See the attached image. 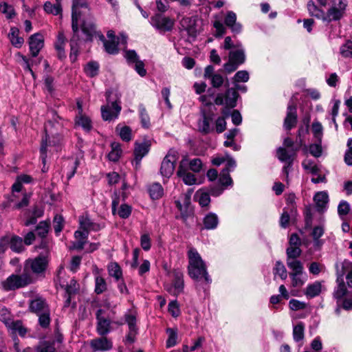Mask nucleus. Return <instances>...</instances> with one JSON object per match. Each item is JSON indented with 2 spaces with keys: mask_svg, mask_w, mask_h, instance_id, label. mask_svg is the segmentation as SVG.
<instances>
[{
  "mask_svg": "<svg viewBox=\"0 0 352 352\" xmlns=\"http://www.w3.org/2000/svg\"><path fill=\"white\" fill-rule=\"evenodd\" d=\"M192 193V190H189L186 193L182 195L178 200L175 201V205L182 214L188 212Z\"/></svg>",
  "mask_w": 352,
  "mask_h": 352,
  "instance_id": "b1692460",
  "label": "nucleus"
},
{
  "mask_svg": "<svg viewBox=\"0 0 352 352\" xmlns=\"http://www.w3.org/2000/svg\"><path fill=\"white\" fill-rule=\"evenodd\" d=\"M296 107L294 104L289 103L287 107V116L284 121V127L287 130H291L296 125Z\"/></svg>",
  "mask_w": 352,
  "mask_h": 352,
  "instance_id": "412c9836",
  "label": "nucleus"
},
{
  "mask_svg": "<svg viewBox=\"0 0 352 352\" xmlns=\"http://www.w3.org/2000/svg\"><path fill=\"white\" fill-rule=\"evenodd\" d=\"M311 130L316 141L322 142L323 136V127L320 122L314 121L311 125Z\"/></svg>",
  "mask_w": 352,
  "mask_h": 352,
  "instance_id": "13d9d810",
  "label": "nucleus"
},
{
  "mask_svg": "<svg viewBox=\"0 0 352 352\" xmlns=\"http://www.w3.org/2000/svg\"><path fill=\"white\" fill-rule=\"evenodd\" d=\"M195 198L197 199L199 205L202 207L208 206L210 202V194L204 189H200L197 191Z\"/></svg>",
  "mask_w": 352,
  "mask_h": 352,
  "instance_id": "a18cd8bd",
  "label": "nucleus"
},
{
  "mask_svg": "<svg viewBox=\"0 0 352 352\" xmlns=\"http://www.w3.org/2000/svg\"><path fill=\"white\" fill-rule=\"evenodd\" d=\"M108 272L110 276L113 277L118 281L122 277L121 267L117 263H111L107 267Z\"/></svg>",
  "mask_w": 352,
  "mask_h": 352,
  "instance_id": "de8ad7c7",
  "label": "nucleus"
},
{
  "mask_svg": "<svg viewBox=\"0 0 352 352\" xmlns=\"http://www.w3.org/2000/svg\"><path fill=\"white\" fill-rule=\"evenodd\" d=\"M116 131L123 141L129 142L131 140L132 131L129 126L118 124L116 127Z\"/></svg>",
  "mask_w": 352,
  "mask_h": 352,
  "instance_id": "37998d69",
  "label": "nucleus"
},
{
  "mask_svg": "<svg viewBox=\"0 0 352 352\" xmlns=\"http://www.w3.org/2000/svg\"><path fill=\"white\" fill-rule=\"evenodd\" d=\"M302 166L308 173L314 175H318L320 172V167L312 160H304L302 162Z\"/></svg>",
  "mask_w": 352,
  "mask_h": 352,
  "instance_id": "a19ab883",
  "label": "nucleus"
},
{
  "mask_svg": "<svg viewBox=\"0 0 352 352\" xmlns=\"http://www.w3.org/2000/svg\"><path fill=\"white\" fill-rule=\"evenodd\" d=\"M20 31L16 28H12L8 34V37L12 45L15 47L20 48L22 46L19 37Z\"/></svg>",
  "mask_w": 352,
  "mask_h": 352,
  "instance_id": "5fc2aeb1",
  "label": "nucleus"
},
{
  "mask_svg": "<svg viewBox=\"0 0 352 352\" xmlns=\"http://www.w3.org/2000/svg\"><path fill=\"white\" fill-rule=\"evenodd\" d=\"M341 55L344 58H352V41H347L340 48Z\"/></svg>",
  "mask_w": 352,
  "mask_h": 352,
  "instance_id": "774afa93",
  "label": "nucleus"
},
{
  "mask_svg": "<svg viewBox=\"0 0 352 352\" xmlns=\"http://www.w3.org/2000/svg\"><path fill=\"white\" fill-rule=\"evenodd\" d=\"M122 153V150L119 143L113 142L111 144V151L109 153L108 157L112 162H116L119 160Z\"/></svg>",
  "mask_w": 352,
  "mask_h": 352,
  "instance_id": "bf43d9fd",
  "label": "nucleus"
},
{
  "mask_svg": "<svg viewBox=\"0 0 352 352\" xmlns=\"http://www.w3.org/2000/svg\"><path fill=\"white\" fill-rule=\"evenodd\" d=\"M79 224L80 229L88 233L91 230L98 231L101 228L99 224L91 221L87 215H82L79 217Z\"/></svg>",
  "mask_w": 352,
  "mask_h": 352,
  "instance_id": "393cba45",
  "label": "nucleus"
},
{
  "mask_svg": "<svg viewBox=\"0 0 352 352\" xmlns=\"http://www.w3.org/2000/svg\"><path fill=\"white\" fill-rule=\"evenodd\" d=\"M292 278V285L294 287H301L306 281V274H289Z\"/></svg>",
  "mask_w": 352,
  "mask_h": 352,
  "instance_id": "0e129e2a",
  "label": "nucleus"
},
{
  "mask_svg": "<svg viewBox=\"0 0 352 352\" xmlns=\"http://www.w3.org/2000/svg\"><path fill=\"white\" fill-rule=\"evenodd\" d=\"M204 228L207 230H214L219 224V218L215 213H208L203 220Z\"/></svg>",
  "mask_w": 352,
  "mask_h": 352,
  "instance_id": "e433bc0d",
  "label": "nucleus"
},
{
  "mask_svg": "<svg viewBox=\"0 0 352 352\" xmlns=\"http://www.w3.org/2000/svg\"><path fill=\"white\" fill-rule=\"evenodd\" d=\"M336 274L339 277L344 279V276L346 275L347 285L349 287L352 288V262L348 260H344L342 262L336 264Z\"/></svg>",
  "mask_w": 352,
  "mask_h": 352,
  "instance_id": "4468645a",
  "label": "nucleus"
},
{
  "mask_svg": "<svg viewBox=\"0 0 352 352\" xmlns=\"http://www.w3.org/2000/svg\"><path fill=\"white\" fill-rule=\"evenodd\" d=\"M166 333L168 335V338L166 340V347L167 348L173 347L177 344V329L168 328L166 330Z\"/></svg>",
  "mask_w": 352,
  "mask_h": 352,
  "instance_id": "e2e57ef3",
  "label": "nucleus"
},
{
  "mask_svg": "<svg viewBox=\"0 0 352 352\" xmlns=\"http://www.w3.org/2000/svg\"><path fill=\"white\" fill-rule=\"evenodd\" d=\"M139 115L142 126L144 129H148L151 126L150 118L142 104L139 106Z\"/></svg>",
  "mask_w": 352,
  "mask_h": 352,
  "instance_id": "6e6d98bb",
  "label": "nucleus"
},
{
  "mask_svg": "<svg viewBox=\"0 0 352 352\" xmlns=\"http://www.w3.org/2000/svg\"><path fill=\"white\" fill-rule=\"evenodd\" d=\"M96 271L97 273L95 274V292L100 294L107 290V285L104 278L99 275L98 269Z\"/></svg>",
  "mask_w": 352,
  "mask_h": 352,
  "instance_id": "c03bdc74",
  "label": "nucleus"
},
{
  "mask_svg": "<svg viewBox=\"0 0 352 352\" xmlns=\"http://www.w3.org/2000/svg\"><path fill=\"white\" fill-rule=\"evenodd\" d=\"M184 276L181 272L175 271L174 272V279L172 285L167 287V291L173 296H178L184 292Z\"/></svg>",
  "mask_w": 352,
  "mask_h": 352,
  "instance_id": "dca6fc26",
  "label": "nucleus"
},
{
  "mask_svg": "<svg viewBox=\"0 0 352 352\" xmlns=\"http://www.w3.org/2000/svg\"><path fill=\"white\" fill-rule=\"evenodd\" d=\"M1 285L5 291L14 290L22 286V279L19 275L12 274L6 280L1 282Z\"/></svg>",
  "mask_w": 352,
  "mask_h": 352,
  "instance_id": "4be33fe9",
  "label": "nucleus"
},
{
  "mask_svg": "<svg viewBox=\"0 0 352 352\" xmlns=\"http://www.w3.org/2000/svg\"><path fill=\"white\" fill-rule=\"evenodd\" d=\"M0 320L8 327L14 342V348L19 352L20 341L18 336H22V322L19 320H12L10 318V311L5 307L0 309Z\"/></svg>",
  "mask_w": 352,
  "mask_h": 352,
  "instance_id": "7ed1b4c3",
  "label": "nucleus"
},
{
  "mask_svg": "<svg viewBox=\"0 0 352 352\" xmlns=\"http://www.w3.org/2000/svg\"><path fill=\"white\" fill-rule=\"evenodd\" d=\"M305 325L303 322H299L293 326V339L294 342H299L302 341L305 338Z\"/></svg>",
  "mask_w": 352,
  "mask_h": 352,
  "instance_id": "4c0bfd02",
  "label": "nucleus"
},
{
  "mask_svg": "<svg viewBox=\"0 0 352 352\" xmlns=\"http://www.w3.org/2000/svg\"><path fill=\"white\" fill-rule=\"evenodd\" d=\"M301 253L300 247L289 246L286 250L287 260H297Z\"/></svg>",
  "mask_w": 352,
  "mask_h": 352,
  "instance_id": "338daca9",
  "label": "nucleus"
},
{
  "mask_svg": "<svg viewBox=\"0 0 352 352\" xmlns=\"http://www.w3.org/2000/svg\"><path fill=\"white\" fill-rule=\"evenodd\" d=\"M21 190L22 178L21 176H18L16 182L12 186V193L8 201L3 204V207L11 210L19 209L22 205Z\"/></svg>",
  "mask_w": 352,
  "mask_h": 352,
  "instance_id": "423d86ee",
  "label": "nucleus"
},
{
  "mask_svg": "<svg viewBox=\"0 0 352 352\" xmlns=\"http://www.w3.org/2000/svg\"><path fill=\"white\" fill-rule=\"evenodd\" d=\"M90 344L94 351H107L112 348V342L104 337L92 340Z\"/></svg>",
  "mask_w": 352,
  "mask_h": 352,
  "instance_id": "bb28decb",
  "label": "nucleus"
},
{
  "mask_svg": "<svg viewBox=\"0 0 352 352\" xmlns=\"http://www.w3.org/2000/svg\"><path fill=\"white\" fill-rule=\"evenodd\" d=\"M125 322L129 326V333L125 338V342L127 343H133L135 341V336L138 333V328L136 327V314L135 311H129L124 315Z\"/></svg>",
  "mask_w": 352,
  "mask_h": 352,
  "instance_id": "ddd939ff",
  "label": "nucleus"
},
{
  "mask_svg": "<svg viewBox=\"0 0 352 352\" xmlns=\"http://www.w3.org/2000/svg\"><path fill=\"white\" fill-rule=\"evenodd\" d=\"M15 252H21L22 239L15 235L7 234L0 239V253L3 252L8 247Z\"/></svg>",
  "mask_w": 352,
  "mask_h": 352,
  "instance_id": "9b49d317",
  "label": "nucleus"
},
{
  "mask_svg": "<svg viewBox=\"0 0 352 352\" xmlns=\"http://www.w3.org/2000/svg\"><path fill=\"white\" fill-rule=\"evenodd\" d=\"M180 24L184 30L191 34L195 30V19L193 17H184L181 20Z\"/></svg>",
  "mask_w": 352,
  "mask_h": 352,
  "instance_id": "4d7b16f0",
  "label": "nucleus"
},
{
  "mask_svg": "<svg viewBox=\"0 0 352 352\" xmlns=\"http://www.w3.org/2000/svg\"><path fill=\"white\" fill-rule=\"evenodd\" d=\"M30 307L32 311L36 312L37 314L44 311L45 309H48L45 302L41 298L32 300Z\"/></svg>",
  "mask_w": 352,
  "mask_h": 352,
  "instance_id": "3c124183",
  "label": "nucleus"
},
{
  "mask_svg": "<svg viewBox=\"0 0 352 352\" xmlns=\"http://www.w3.org/2000/svg\"><path fill=\"white\" fill-rule=\"evenodd\" d=\"M75 124L82 127L84 130L88 131L91 128L90 119L83 114L77 115L75 119Z\"/></svg>",
  "mask_w": 352,
  "mask_h": 352,
  "instance_id": "09e8293b",
  "label": "nucleus"
},
{
  "mask_svg": "<svg viewBox=\"0 0 352 352\" xmlns=\"http://www.w3.org/2000/svg\"><path fill=\"white\" fill-rule=\"evenodd\" d=\"M67 42V38L63 32H59L57 36V39L55 43V49L57 51L58 58L62 59L65 57V46Z\"/></svg>",
  "mask_w": 352,
  "mask_h": 352,
  "instance_id": "473e14b6",
  "label": "nucleus"
},
{
  "mask_svg": "<svg viewBox=\"0 0 352 352\" xmlns=\"http://www.w3.org/2000/svg\"><path fill=\"white\" fill-rule=\"evenodd\" d=\"M78 164V161L76 159H69L64 162V171L66 172L68 179H70L76 173Z\"/></svg>",
  "mask_w": 352,
  "mask_h": 352,
  "instance_id": "f704fd0d",
  "label": "nucleus"
},
{
  "mask_svg": "<svg viewBox=\"0 0 352 352\" xmlns=\"http://www.w3.org/2000/svg\"><path fill=\"white\" fill-rule=\"evenodd\" d=\"M30 53L33 56H36L44 45V38L41 33H35L29 38Z\"/></svg>",
  "mask_w": 352,
  "mask_h": 352,
  "instance_id": "a211bd4d",
  "label": "nucleus"
},
{
  "mask_svg": "<svg viewBox=\"0 0 352 352\" xmlns=\"http://www.w3.org/2000/svg\"><path fill=\"white\" fill-rule=\"evenodd\" d=\"M249 73L246 70H241L237 72L232 78L234 84L239 82H246L249 80Z\"/></svg>",
  "mask_w": 352,
  "mask_h": 352,
  "instance_id": "69168bd1",
  "label": "nucleus"
},
{
  "mask_svg": "<svg viewBox=\"0 0 352 352\" xmlns=\"http://www.w3.org/2000/svg\"><path fill=\"white\" fill-rule=\"evenodd\" d=\"M324 229L322 226H318L314 228L311 236L314 239L315 246L320 247L322 245V241L320 238L323 235Z\"/></svg>",
  "mask_w": 352,
  "mask_h": 352,
  "instance_id": "864d4df0",
  "label": "nucleus"
},
{
  "mask_svg": "<svg viewBox=\"0 0 352 352\" xmlns=\"http://www.w3.org/2000/svg\"><path fill=\"white\" fill-rule=\"evenodd\" d=\"M212 122L213 114H204L203 120H200L198 124L199 130L206 134L212 132L214 131Z\"/></svg>",
  "mask_w": 352,
  "mask_h": 352,
  "instance_id": "cd10ccee",
  "label": "nucleus"
},
{
  "mask_svg": "<svg viewBox=\"0 0 352 352\" xmlns=\"http://www.w3.org/2000/svg\"><path fill=\"white\" fill-rule=\"evenodd\" d=\"M111 91H107L106 95L108 103L107 105L102 106L101 107L102 117L103 120L106 121H111L116 119L121 111V106L120 105V102H118L117 101L111 102Z\"/></svg>",
  "mask_w": 352,
  "mask_h": 352,
  "instance_id": "0eeeda50",
  "label": "nucleus"
},
{
  "mask_svg": "<svg viewBox=\"0 0 352 352\" xmlns=\"http://www.w3.org/2000/svg\"><path fill=\"white\" fill-rule=\"evenodd\" d=\"M177 160V153L173 150L169 151L161 164L160 173L162 177L168 179L173 175Z\"/></svg>",
  "mask_w": 352,
  "mask_h": 352,
  "instance_id": "9d476101",
  "label": "nucleus"
},
{
  "mask_svg": "<svg viewBox=\"0 0 352 352\" xmlns=\"http://www.w3.org/2000/svg\"><path fill=\"white\" fill-rule=\"evenodd\" d=\"M98 71L99 64L95 61L88 63L85 67V72L89 77L96 76L98 74Z\"/></svg>",
  "mask_w": 352,
  "mask_h": 352,
  "instance_id": "052dcab7",
  "label": "nucleus"
},
{
  "mask_svg": "<svg viewBox=\"0 0 352 352\" xmlns=\"http://www.w3.org/2000/svg\"><path fill=\"white\" fill-rule=\"evenodd\" d=\"M87 8V3L85 0H73L72 2V30L74 32V35L70 40V47H71V52H70V58L72 61H75L78 53V36L77 33L78 32V20L80 18V11L81 8L86 9Z\"/></svg>",
  "mask_w": 352,
  "mask_h": 352,
  "instance_id": "f03ea898",
  "label": "nucleus"
},
{
  "mask_svg": "<svg viewBox=\"0 0 352 352\" xmlns=\"http://www.w3.org/2000/svg\"><path fill=\"white\" fill-rule=\"evenodd\" d=\"M322 288V283L319 281H315L307 286L305 295L309 298H314L321 293Z\"/></svg>",
  "mask_w": 352,
  "mask_h": 352,
  "instance_id": "c9c22d12",
  "label": "nucleus"
},
{
  "mask_svg": "<svg viewBox=\"0 0 352 352\" xmlns=\"http://www.w3.org/2000/svg\"><path fill=\"white\" fill-rule=\"evenodd\" d=\"M150 23L160 32H166L173 30L175 20L162 14H155L151 18Z\"/></svg>",
  "mask_w": 352,
  "mask_h": 352,
  "instance_id": "6e6552de",
  "label": "nucleus"
},
{
  "mask_svg": "<svg viewBox=\"0 0 352 352\" xmlns=\"http://www.w3.org/2000/svg\"><path fill=\"white\" fill-rule=\"evenodd\" d=\"M314 200L316 203L317 210L319 212H322L327 206L329 201L328 194L324 191L318 192L314 195Z\"/></svg>",
  "mask_w": 352,
  "mask_h": 352,
  "instance_id": "c756f323",
  "label": "nucleus"
},
{
  "mask_svg": "<svg viewBox=\"0 0 352 352\" xmlns=\"http://www.w3.org/2000/svg\"><path fill=\"white\" fill-rule=\"evenodd\" d=\"M307 10L310 15L327 22L326 13L320 9L312 0L308 1Z\"/></svg>",
  "mask_w": 352,
  "mask_h": 352,
  "instance_id": "72a5a7b5",
  "label": "nucleus"
},
{
  "mask_svg": "<svg viewBox=\"0 0 352 352\" xmlns=\"http://www.w3.org/2000/svg\"><path fill=\"white\" fill-rule=\"evenodd\" d=\"M181 162H186V168L195 173H199L202 168V162L200 159L195 158L189 160L186 157H184Z\"/></svg>",
  "mask_w": 352,
  "mask_h": 352,
  "instance_id": "58836bf2",
  "label": "nucleus"
},
{
  "mask_svg": "<svg viewBox=\"0 0 352 352\" xmlns=\"http://www.w3.org/2000/svg\"><path fill=\"white\" fill-rule=\"evenodd\" d=\"M287 267L292 270L289 274H303L304 267L302 263L298 260H287Z\"/></svg>",
  "mask_w": 352,
  "mask_h": 352,
  "instance_id": "603ef678",
  "label": "nucleus"
},
{
  "mask_svg": "<svg viewBox=\"0 0 352 352\" xmlns=\"http://www.w3.org/2000/svg\"><path fill=\"white\" fill-rule=\"evenodd\" d=\"M89 233L87 231L78 230L74 233L75 242L72 248L76 250H82L86 243Z\"/></svg>",
  "mask_w": 352,
  "mask_h": 352,
  "instance_id": "2f4dec72",
  "label": "nucleus"
},
{
  "mask_svg": "<svg viewBox=\"0 0 352 352\" xmlns=\"http://www.w3.org/2000/svg\"><path fill=\"white\" fill-rule=\"evenodd\" d=\"M204 78L210 80L211 85L213 87H220L223 84V77L217 73H214L213 66L208 65L205 68Z\"/></svg>",
  "mask_w": 352,
  "mask_h": 352,
  "instance_id": "6ab92c4d",
  "label": "nucleus"
},
{
  "mask_svg": "<svg viewBox=\"0 0 352 352\" xmlns=\"http://www.w3.org/2000/svg\"><path fill=\"white\" fill-rule=\"evenodd\" d=\"M239 97L237 91L233 89H228L225 95L219 94L216 96L214 102L217 105L226 104L228 108H234L236 105V100Z\"/></svg>",
  "mask_w": 352,
  "mask_h": 352,
  "instance_id": "f8f14e48",
  "label": "nucleus"
},
{
  "mask_svg": "<svg viewBox=\"0 0 352 352\" xmlns=\"http://www.w3.org/2000/svg\"><path fill=\"white\" fill-rule=\"evenodd\" d=\"M47 265L45 256H39L34 259H28L25 261V267L30 268L34 273L40 274L45 271Z\"/></svg>",
  "mask_w": 352,
  "mask_h": 352,
  "instance_id": "f3484780",
  "label": "nucleus"
},
{
  "mask_svg": "<svg viewBox=\"0 0 352 352\" xmlns=\"http://www.w3.org/2000/svg\"><path fill=\"white\" fill-rule=\"evenodd\" d=\"M186 162H180L179 166L177 172V176L183 181V182L188 186H192L199 184L195 175L186 168Z\"/></svg>",
  "mask_w": 352,
  "mask_h": 352,
  "instance_id": "2eb2a0df",
  "label": "nucleus"
},
{
  "mask_svg": "<svg viewBox=\"0 0 352 352\" xmlns=\"http://www.w3.org/2000/svg\"><path fill=\"white\" fill-rule=\"evenodd\" d=\"M219 183L225 188L232 186L233 182L228 169H223L221 172L219 177Z\"/></svg>",
  "mask_w": 352,
  "mask_h": 352,
  "instance_id": "8fccbe9b",
  "label": "nucleus"
},
{
  "mask_svg": "<svg viewBox=\"0 0 352 352\" xmlns=\"http://www.w3.org/2000/svg\"><path fill=\"white\" fill-rule=\"evenodd\" d=\"M188 272L190 277L196 280H204L206 283H210L211 278L207 272V266L201 256L194 248L188 251Z\"/></svg>",
  "mask_w": 352,
  "mask_h": 352,
  "instance_id": "f257e3e1",
  "label": "nucleus"
},
{
  "mask_svg": "<svg viewBox=\"0 0 352 352\" xmlns=\"http://www.w3.org/2000/svg\"><path fill=\"white\" fill-rule=\"evenodd\" d=\"M102 309H98L96 312V318L98 320L97 331L100 336H104L109 333L111 331V322L110 320L102 317Z\"/></svg>",
  "mask_w": 352,
  "mask_h": 352,
  "instance_id": "5701e85b",
  "label": "nucleus"
},
{
  "mask_svg": "<svg viewBox=\"0 0 352 352\" xmlns=\"http://www.w3.org/2000/svg\"><path fill=\"white\" fill-rule=\"evenodd\" d=\"M229 59L239 66L243 64L245 60V52L243 50H236L231 51L229 54Z\"/></svg>",
  "mask_w": 352,
  "mask_h": 352,
  "instance_id": "79ce46f5",
  "label": "nucleus"
},
{
  "mask_svg": "<svg viewBox=\"0 0 352 352\" xmlns=\"http://www.w3.org/2000/svg\"><path fill=\"white\" fill-rule=\"evenodd\" d=\"M298 146L296 148L289 149V151L286 148L280 147L277 150V157L281 162H285L287 163V165L284 166L283 168V173L285 176V180L288 182L289 180V170L292 165L294 158L296 155V151L299 149Z\"/></svg>",
  "mask_w": 352,
  "mask_h": 352,
  "instance_id": "1a4fd4ad",
  "label": "nucleus"
},
{
  "mask_svg": "<svg viewBox=\"0 0 352 352\" xmlns=\"http://www.w3.org/2000/svg\"><path fill=\"white\" fill-rule=\"evenodd\" d=\"M336 282L337 286L335 287L333 295L336 301H341L346 295L347 289L342 277L337 276Z\"/></svg>",
  "mask_w": 352,
  "mask_h": 352,
  "instance_id": "c85d7f7f",
  "label": "nucleus"
},
{
  "mask_svg": "<svg viewBox=\"0 0 352 352\" xmlns=\"http://www.w3.org/2000/svg\"><path fill=\"white\" fill-rule=\"evenodd\" d=\"M329 9L326 12L327 22L338 21L345 14L347 0H328Z\"/></svg>",
  "mask_w": 352,
  "mask_h": 352,
  "instance_id": "39448f33",
  "label": "nucleus"
},
{
  "mask_svg": "<svg viewBox=\"0 0 352 352\" xmlns=\"http://www.w3.org/2000/svg\"><path fill=\"white\" fill-rule=\"evenodd\" d=\"M150 144L148 142H143L141 143H135L134 149L135 155V167L138 168L140 166L142 159L148 153Z\"/></svg>",
  "mask_w": 352,
  "mask_h": 352,
  "instance_id": "aec40b11",
  "label": "nucleus"
},
{
  "mask_svg": "<svg viewBox=\"0 0 352 352\" xmlns=\"http://www.w3.org/2000/svg\"><path fill=\"white\" fill-rule=\"evenodd\" d=\"M62 0H56V3L52 4L50 1H47L44 4V10L47 13L58 15L61 12L60 1Z\"/></svg>",
  "mask_w": 352,
  "mask_h": 352,
  "instance_id": "49530a36",
  "label": "nucleus"
},
{
  "mask_svg": "<svg viewBox=\"0 0 352 352\" xmlns=\"http://www.w3.org/2000/svg\"><path fill=\"white\" fill-rule=\"evenodd\" d=\"M82 30L87 36V40H92L94 37L98 38V33L96 30L95 24L92 21H83L82 24Z\"/></svg>",
  "mask_w": 352,
  "mask_h": 352,
  "instance_id": "7c9ffc66",
  "label": "nucleus"
},
{
  "mask_svg": "<svg viewBox=\"0 0 352 352\" xmlns=\"http://www.w3.org/2000/svg\"><path fill=\"white\" fill-rule=\"evenodd\" d=\"M58 123H52V121L49 120L45 125V138L43 139L41 146V158L43 165L46 164V160L47 157V153H53L58 151V146L54 144H52L51 136L54 135V128H56L58 126Z\"/></svg>",
  "mask_w": 352,
  "mask_h": 352,
  "instance_id": "20e7f679",
  "label": "nucleus"
},
{
  "mask_svg": "<svg viewBox=\"0 0 352 352\" xmlns=\"http://www.w3.org/2000/svg\"><path fill=\"white\" fill-rule=\"evenodd\" d=\"M274 274L279 276L282 280H285L287 277L286 268L283 263L279 261L276 262L275 267H274Z\"/></svg>",
  "mask_w": 352,
  "mask_h": 352,
  "instance_id": "680f3d73",
  "label": "nucleus"
},
{
  "mask_svg": "<svg viewBox=\"0 0 352 352\" xmlns=\"http://www.w3.org/2000/svg\"><path fill=\"white\" fill-rule=\"evenodd\" d=\"M98 38L103 43V46L106 52L110 54L118 53V45L121 43L120 41H107L102 33H98Z\"/></svg>",
  "mask_w": 352,
  "mask_h": 352,
  "instance_id": "a878e982",
  "label": "nucleus"
},
{
  "mask_svg": "<svg viewBox=\"0 0 352 352\" xmlns=\"http://www.w3.org/2000/svg\"><path fill=\"white\" fill-rule=\"evenodd\" d=\"M148 193L152 199H159L164 195V189L159 183H154L148 187Z\"/></svg>",
  "mask_w": 352,
  "mask_h": 352,
  "instance_id": "ea45409f",
  "label": "nucleus"
}]
</instances>
